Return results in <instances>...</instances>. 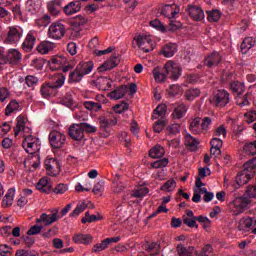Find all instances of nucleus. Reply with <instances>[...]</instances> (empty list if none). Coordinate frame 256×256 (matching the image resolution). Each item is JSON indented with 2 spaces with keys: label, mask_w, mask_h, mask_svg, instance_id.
<instances>
[{
  "label": "nucleus",
  "mask_w": 256,
  "mask_h": 256,
  "mask_svg": "<svg viewBox=\"0 0 256 256\" xmlns=\"http://www.w3.org/2000/svg\"><path fill=\"white\" fill-rule=\"evenodd\" d=\"M23 149L29 155H33L30 163L32 164L33 169L39 167V151H41V140L37 137H33L31 134H25L24 141L22 143Z\"/></svg>",
  "instance_id": "obj_1"
},
{
  "label": "nucleus",
  "mask_w": 256,
  "mask_h": 256,
  "mask_svg": "<svg viewBox=\"0 0 256 256\" xmlns=\"http://www.w3.org/2000/svg\"><path fill=\"white\" fill-rule=\"evenodd\" d=\"M55 49V43L49 41H43L37 46V51L41 55H47L50 51Z\"/></svg>",
  "instance_id": "obj_26"
},
{
  "label": "nucleus",
  "mask_w": 256,
  "mask_h": 256,
  "mask_svg": "<svg viewBox=\"0 0 256 256\" xmlns=\"http://www.w3.org/2000/svg\"><path fill=\"white\" fill-rule=\"evenodd\" d=\"M245 197H248V199H256V185L248 186L245 191Z\"/></svg>",
  "instance_id": "obj_63"
},
{
  "label": "nucleus",
  "mask_w": 256,
  "mask_h": 256,
  "mask_svg": "<svg viewBox=\"0 0 256 256\" xmlns=\"http://www.w3.org/2000/svg\"><path fill=\"white\" fill-rule=\"evenodd\" d=\"M21 37H23V28L19 26L10 27L8 29V34L4 39V43L7 45H15V43H19V41H21Z\"/></svg>",
  "instance_id": "obj_7"
},
{
  "label": "nucleus",
  "mask_w": 256,
  "mask_h": 256,
  "mask_svg": "<svg viewBox=\"0 0 256 256\" xmlns=\"http://www.w3.org/2000/svg\"><path fill=\"white\" fill-rule=\"evenodd\" d=\"M118 63H119V60L115 56H112L98 68V71L100 73H103V71H109L110 69H115Z\"/></svg>",
  "instance_id": "obj_21"
},
{
  "label": "nucleus",
  "mask_w": 256,
  "mask_h": 256,
  "mask_svg": "<svg viewBox=\"0 0 256 256\" xmlns=\"http://www.w3.org/2000/svg\"><path fill=\"white\" fill-rule=\"evenodd\" d=\"M221 61H222L221 54H219V52H212L205 58L204 64L206 65V67H210V68L217 67V65H219Z\"/></svg>",
  "instance_id": "obj_16"
},
{
  "label": "nucleus",
  "mask_w": 256,
  "mask_h": 256,
  "mask_svg": "<svg viewBox=\"0 0 256 256\" xmlns=\"http://www.w3.org/2000/svg\"><path fill=\"white\" fill-rule=\"evenodd\" d=\"M50 85L54 88V89H61V87H63V85H65V75L63 74H58L55 79L54 82L50 83Z\"/></svg>",
  "instance_id": "obj_49"
},
{
  "label": "nucleus",
  "mask_w": 256,
  "mask_h": 256,
  "mask_svg": "<svg viewBox=\"0 0 256 256\" xmlns=\"http://www.w3.org/2000/svg\"><path fill=\"white\" fill-rule=\"evenodd\" d=\"M27 123V119L24 116H18L17 117V124H16V128H15V133L14 135H19V133H21V131L25 135H31V128L29 127H25V124Z\"/></svg>",
  "instance_id": "obj_12"
},
{
  "label": "nucleus",
  "mask_w": 256,
  "mask_h": 256,
  "mask_svg": "<svg viewBox=\"0 0 256 256\" xmlns=\"http://www.w3.org/2000/svg\"><path fill=\"white\" fill-rule=\"evenodd\" d=\"M177 187V182L175 180H168L162 187L161 191L171 192Z\"/></svg>",
  "instance_id": "obj_59"
},
{
  "label": "nucleus",
  "mask_w": 256,
  "mask_h": 256,
  "mask_svg": "<svg viewBox=\"0 0 256 256\" xmlns=\"http://www.w3.org/2000/svg\"><path fill=\"white\" fill-rule=\"evenodd\" d=\"M199 95H201V90L197 88H192L185 92L184 97L186 101H194L195 99H197V97H199Z\"/></svg>",
  "instance_id": "obj_45"
},
{
  "label": "nucleus",
  "mask_w": 256,
  "mask_h": 256,
  "mask_svg": "<svg viewBox=\"0 0 256 256\" xmlns=\"http://www.w3.org/2000/svg\"><path fill=\"white\" fill-rule=\"evenodd\" d=\"M14 200L15 188H10L2 200V207H4V209H7V207H11V205H13Z\"/></svg>",
  "instance_id": "obj_25"
},
{
  "label": "nucleus",
  "mask_w": 256,
  "mask_h": 256,
  "mask_svg": "<svg viewBox=\"0 0 256 256\" xmlns=\"http://www.w3.org/2000/svg\"><path fill=\"white\" fill-rule=\"evenodd\" d=\"M253 225V220L250 217L240 219L238 224L239 231H249Z\"/></svg>",
  "instance_id": "obj_43"
},
{
  "label": "nucleus",
  "mask_w": 256,
  "mask_h": 256,
  "mask_svg": "<svg viewBox=\"0 0 256 256\" xmlns=\"http://www.w3.org/2000/svg\"><path fill=\"white\" fill-rule=\"evenodd\" d=\"M35 35H33V32H29L26 36L25 41L22 44L23 50L24 51H31L33 47H35Z\"/></svg>",
  "instance_id": "obj_34"
},
{
  "label": "nucleus",
  "mask_w": 256,
  "mask_h": 256,
  "mask_svg": "<svg viewBox=\"0 0 256 256\" xmlns=\"http://www.w3.org/2000/svg\"><path fill=\"white\" fill-rule=\"evenodd\" d=\"M53 91H55V88L51 85V83L44 84L40 90L43 97H51V95H53Z\"/></svg>",
  "instance_id": "obj_52"
},
{
  "label": "nucleus",
  "mask_w": 256,
  "mask_h": 256,
  "mask_svg": "<svg viewBox=\"0 0 256 256\" xmlns=\"http://www.w3.org/2000/svg\"><path fill=\"white\" fill-rule=\"evenodd\" d=\"M230 89L233 91V93H236L238 95L236 97V103L239 105V107H248L249 103V94L243 95L245 92V85L241 82H232L230 84Z\"/></svg>",
  "instance_id": "obj_4"
},
{
  "label": "nucleus",
  "mask_w": 256,
  "mask_h": 256,
  "mask_svg": "<svg viewBox=\"0 0 256 256\" xmlns=\"http://www.w3.org/2000/svg\"><path fill=\"white\" fill-rule=\"evenodd\" d=\"M25 83L27 87H37V83H39V78L32 75L26 76Z\"/></svg>",
  "instance_id": "obj_60"
},
{
  "label": "nucleus",
  "mask_w": 256,
  "mask_h": 256,
  "mask_svg": "<svg viewBox=\"0 0 256 256\" xmlns=\"http://www.w3.org/2000/svg\"><path fill=\"white\" fill-rule=\"evenodd\" d=\"M207 15H208V21H211L213 23L221 19V12L219 10L208 11Z\"/></svg>",
  "instance_id": "obj_57"
},
{
  "label": "nucleus",
  "mask_w": 256,
  "mask_h": 256,
  "mask_svg": "<svg viewBox=\"0 0 256 256\" xmlns=\"http://www.w3.org/2000/svg\"><path fill=\"white\" fill-rule=\"evenodd\" d=\"M189 110V107L185 104H179L176 106L172 112V118L173 119H183L185 115H187V111Z\"/></svg>",
  "instance_id": "obj_23"
},
{
  "label": "nucleus",
  "mask_w": 256,
  "mask_h": 256,
  "mask_svg": "<svg viewBox=\"0 0 256 256\" xmlns=\"http://www.w3.org/2000/svg\"><path fill=\"white\" fill-rule=\"evenodd\" d=\"M80 73L85 75H89L91 71H93V68L95 67V64H93V61L88 62H80L77 66Z\"/></svg>",
  "instance_id": "obj_33"
},
{
  "label": "nucleus",
  "mask_w": 256,
  "mask_h": 256,
  "mask_svg": "<svg viewBox=\"0 0 256 256\" xmlns=\"http://www.w3.org/2000/svg\"><path fill=\"white\" fill-rule=\"evenodd\" d=\"M83 77H85L84 74L81 73L79 68H77V66H76L75 70L70 72L68 82L69 83H81V81L83 80Z\"/></svg>",
  "instance_id": "obj_40"
},
{
  "label": "nucleus",
  "mask_w": 256,
  "mask_h": 256,
  "mask_svg": "<svg viewBox=\"0 0 256 256\" xmlns=\"http://www.w3.org/2000/svg\"><path fill=\"white\" fill-rule=\"evenodd\" d=\"M79 11H81V2L79 1L70 2L64 7L66 15H75V13H79Z\"/></svg>",
  "instance_id": "obj_28"
},
{
  "label": "nucleus",
  "mask_w": 256,
  "mask_h": 256,
  "mask_svg": "<svg viewBox=\"0 0 256 256\" xmlns=\"http://www.w3.org/2000/svg\"><path fill=\"white\" fill-rule=\"evenodd\" d=\"M109 245L107 243V240H103L101 243H96L92 247V253H101V251H105V249H108Z\"/></svg>",
  "instance_id": "obj_53"
},
{
  "label": "nucleus",
  "mask_w": 256,
  "mask_h": 256,
  "mask_svg": "<svg viewBox=\"0 0 256 256\" xmlns=\"http://www.w3.org/2000/svg\"><path fill=\"white\" fill-rule=\"evenodd\" d=\"M256 171V158L249 160L243 165V170L236 176V183L241 187L247 185Z\"/></svg>",
  "instance_id": "obj_2"
},
{
  "label": "nucleus",
  "mask_w": 256,
  "mask_h": 256,
  "mask_svg": "<svg viewBox=\"0 0 256 256\" xmlns=\"http://www.w3.org/2000/svg\"><path fill=\"white\" fill-rule=\"evenodd\" d=\"M100 127L103 131H107V129L111 127H115L117 125V118H100Z\"/></svg>",
  "instance_id": "obj_37"
},
{
  "label": "nucleus",
  "mask_w": 256,
  "mask_h": 256,
  "mask_svg": "<svg viewBox=\"0 0 256 256\" xmlns=\"http://www.w3.org/2000/svg\"><path fill=\"white\" fill-rule=\"evenodd\" d=\"M249 205V200L247 197H236L230 204L229 209L233 212V215H241Z\"/></svg>",
  "instance_id": "obj_6"
},
{
  "label": "nucleus",
  "mask_w": 256,
  "mask_h": 256,
  "mask_svg": "<svg viewBox=\"0 0 256 256\" xmlns=\"http://www.w3.org/2000/svg\"><path fill=\"white\" fill-rule=\"evenodd\" d=\"M72 241L78 245H91L93 243V236L91 234H75Z\"/></svg>",
  "instance_id": "obj_18"
},
{
  "label": "nucleus",
  "mask_w": 256,
  "mask_h": 256,
  "mask_svg": "<svg viewBox=\"0 0 256 256\" xmlns=\"http://www.w3.org/2000/svg\"><path fill=\"white\" fill-rule=\"evenodd\" d=\"M61 105H64V107H68V109H74L77 107V104L75 103V100L73 99V93L68 92L61 100Z\"/></svg>",
  "instance_id": "obj_31"
},
{
  "label": "nucleus",
  "mask_w": 256,
  "mask_h": 256,
  "mask_svg": "<svg viewBox=\"0 0 256 256\" xmlns=\"http://www.w3.org/2000/svg\"><path fill=\"white\" fill-rule=\"evenodd\" d=\"M184 143L190 151H197V149L199 147V140H197L195 137L191 136V134H185Z\"/></svg>",
  "instance_id": "obj_24"
},
{
  "label": "nucleus",
  "mask_w": 256,
  "mask_h": 256,
  "mask_svg": "<svg viewBox=\"0 0 256 256\" xmlns=\"http://www.w3.org/2000/svg\"><path fill=\"white\" fill-rule=\"evenodd\" d=\"M68 135L74 141H81L84 137L83 126L81 124H73L68 130Z\"/></svg>",
  "instance_id": "obj_14"
},
{
  "label": "nucleus",
  "mask_w": 256,
  "mask_h": 256,
  "mask_svg": "<svg viewBox=\"0 0 256 256\" xmlns=\"http://www.w3.org/2000/svg\"><path fill=\"white\" fill-rule=\"evenodd\" d=\"M65 58H61L60 56L58 57H54V58H51L49 61H48V65L51 69V71H57L59 69H61V67H63V65H65Z\"/></svg>",
  "instance_id": "obj_27"
},
{
  "label": "nucleus",
  "mask_w": 256,
  "mask_h": 256,
  "mask_svg": "<svg viewBox=\"0 0 256 256\" xmlns=\"http://www.w3.org/2000/svg\"><path fill=\"white\" fill-rule=\"evenodd\" d=\"M36 189L42 193L49 194L51 191H53V182H51V179L48 177H43L37 183Z\"/></svg>",
  "instance_id": "obj_15"
},
{
  "label": "nucleus",
  "mask_w": 256,
  "mask_h": 256,
  "mask_svg": "<svg viewBox=\"0 0 256 256\" xmlns=\"http://www.w3.org/2000/svg\"><path fill=\"white\" fill-rule=\"evenodd\" d=\"M180 11L181 9L177 4H167L162 8V14L168 19H175Z\"/></svg>",
  "instance_id": "obj_13"
},
{
  "label": "nucleus",
  "mask_w": 256,
  "mask_h": 256,
  "mask_svg": "<svg viewBox=\"0 0 256 256\" xmlns=\"http://www.w3.org/2000/svg\"><path fill=\"white\" fill-rule=\"evenodd\" d=\"M167 92L170 97L181 95V93H183V86H180L179 84H173L167 89Z\"/></svg>",
  "instance_id": "obj_48"
},
{
  "label": "nucleus",
  "mask_w": 256,
  "mask_h": 256,
  "mask_svg": "<svg viewBox=\"0 0 256 256\" xmlns=\"http://www.w3.org/2000/svg\"><path fill=\"white\" fill-rule=\"evenodd\" d=\"M165 119H158V121H156L154 123L153 129L155 131V133H161L163 129H165Z\"/></svg>",
  "instance_id": "obj_62"
},
{
  "label": "nucleus",
  "mask_w": 256,
  "mask_h": 256,
  "mask_svg": "<svg viewBox=\"0 0 256 256\" xmlns=\"http://www.w3.org/2000/svg\"><path fill=\"white\" fill-rule=\"evenodd\" d=\"M188 13L194 21H203V19H205V13L200 7L190 6L188 8Z\"/></svg>",
  "instance_id": "obj_20"
},
{
  "label": "nucleus",
  "mask_w": 256,
  "mask_h": 256,
  "mask_svg": "<svg viewBox=\"0 0 256 256\" xmlns=\"http://www.w3.org/2000/svg\"><path fill=\"white\" fill-rule=\"evenodd\" d=\"M150 26L157 31H161V33H165V25H163L159 19L150 21Z\"/></svg>",
  "instance_id": "obj_61"
},
{
  "label": "nucleus",
  "mask_w": 256,
  "mask_h": 256,
  "mask_svg": "<svg viewBox=\"0 0 256 256\" xmlns=\"http://www.w3.org/2000/svg\"><path fill=\"white\" fill-rule=\"evenodd\" d=\"M133 47H137L142 53H151L155 49V42L150 36L140 34L134 37Z\"/></svg>",
  "instance_id": "obj_3"
},
{
  "label": "nucleus",
  "mask_w": 256,
  "mask_h": 256,
  "mask_svg": "<svg viewBox=\"0 0 256 256\" xmlns=\"http://www.w3.org/2000/svg\"><path fill=\"white\" fill-rule=\"evenodd\" d=\"M164 70L169 79H172V81H177L179 77H181V66L179 64L169 60L165 65H164Z\"/></svg>",
  "instance_id": "obj_9"
},
{
  "label": "nucleus",
  "mask_w": 256,
  "mask_h": 256,
  "mask_svg": "<svg viewBox=\"0 0 256 256\" xmlns=\"http://www.w3.org/2000/svg\"><path fill=\"white\" fill-rule=\"evenodd\" d=\"M97 83H98V85H100V87L103 91H108V89H111V87L113 85V81L107 77L98 78Z\"/></svg>",
  "instance_id": "obj_46"
},
{
  "label": "nucleus",
  "mask_w": 256,
  "mask_h": 256,
  "mask_svg": "<svg viewBox=\"0 0 256 256\" xmlns=\"http://www.w3.org/2000/svg\"><path fill=\"white\" fill-rule=\"evenodd\" d=\"M0 255L1 256H11V248L7 244L0 245Z\"/></svg>",
  "instance_id": "obj_64"
},
{
  "label": "nucleus",
  "mask_w": 256,
  "mask_h": 256,
  "mask_svg": "<svg viewBox=\"0 0 256 256\" xmlns=\"http://www.w3.org/2000/svg\"><path fill=\"white\" fill-rule=\"evenodd\" d=\"M149 155L152 157V159H160V157L165 155V148H163L161 145H156L150 150Z\"/></svg>",
  "instance_id": "obj_44"
},
{
  "label": "nucleus",
  "mask_w": 256,
  "mask_h": 256,
  "mask_svg": "<svg viewBox=\"0 0 256 256\" xmlns=\"http://www.w3.org/2000/svg\"><path fill=\"white\" fill-rule=\"evenodd\" d=\"M48 139L53 149H61V147H64L67 142V136H65V133L57 130L51 131Z\"/></svg>",
  "instance_id": "obj_5"
},
{
  "label": "nucleus",
  "mask_w": 256,
  "mask_h": 256,
  "mask_svg": "<svg viewBox=\"0 0 256 256\" xmlns=\"http://www.w3.org/2000/svg\"><path fill=\"white\" fill-rule=\"evenodd\" d=\"M126 94H127V86H122L110 92L109 97L110 99H114V101H117L119 99H123V97H125Z\"/></svg>",
  "instance_id": "obj_35"
},
{
  "label": "nucleus",
  "mask_w": 256,
  "mask_h": 256,
  "mask_svg": "<svg viewBox=\"0 0 256 256\" xmlns=\"http://www.w3.org/2000/svg\"><path fill=\"white\" fill-rule=\"evenodd\" d=\"M190 129L196 135H200V133H202L201 118H194L190 123Z\"/></svg>",
  "instance_id": "obj_47"
},
{
  "label": "nucleus",
  "mask_w": 256,
  "mask_h": 256,
  "mask_svg": "<svg viewBox=\"0 0 256 256\" xmlns=\"http://www.w3.org/2000/svg\"><path fill=\"white\" fill-rule=\"evenodd\" d=\"M214 137L219 138L221 137L222 139H225L227 137V127L225 125H220L214 129Z\"/></svg>",
  "instance_id": "obj_51"
},
{
  "label": "nucleus",
  "mask_w": 256,
  "mask_h": 256,
  "mask_svg": "<svg viewBox=\"0 0 256 256\" xmlns=\"http://www.w3.org/2000/svg\"><path fill=\"white\" fill-rule=\"evenodd\" d=\"M255 45V38L247 37L243 40L242 44L240 45L241 52L243 54L248 53L250 49L253 48Z\"/></svg>",
  "instance_id": "obj_39"
},
{
  "label": "nucleus",
  "mask_w": 256,
  "mask_h": 256,
  "mask_svg": "<svg viewBox=\"0 0 256 256\" xmlns=\"http://www.w3.org/2000/svg\"><path fill=\"white\" fill-rule=\"evenodd\" d=\"M95 221H101V215H91L86 212L85 217L82 218V223H93Z\"/></svg>",
  "instance_id": "obj_56"
},
{
  "label": "nucleus",
  "mask_w": 256,
  "mask_h": 256,
  "mask_svg": "<svg viewBox=\"0 0 256 256\" xmlns=\"http://www.w3.org/2000/svg\"><path fill=\"white\" fill-rule=\"evenodd\" d=\"M48 11L54 17H57V15H59V13H61V1L60 0H54L52 2H49L48 3Z\"/></svg>",
  "instance_id": "obj_38"
},
{
  "label": "nucleus",
  "mask_w": 256,
  "mask_h": 256,
  "mask_svg": "<svg viewBox=\"0 0 256 256\" xmlns=\"http://www.w3.org/2000/svg\"><path fill=\"white\" fill-rule=\"evenodd\" d=\"M152 74L156 83H165V81L167 80V74H165V72H163V68L159 66L155 67L152 70Z\"/></svg>",
  "instance_id": "obj_29"
},
{
  "label": "nucleus",
  "mask_w": 256,
  "mask_h": 256,
  "mask_svg": "<svg viewBox=\"0 0 256 256\" xmlns=\"http://www.w3.org/2000/svg\"><path fill=\"white\" fill-rule=\"evenodd\" d=\"M84 107L88 111H94L95 113H97V111H101L103 106L101 105V103H95L93 101H86V102H84Z\"/></svg>",
  "instance_id": "obj_50"
},
{
  "label": "nucleus",
  "mask_w": 256,
  "mask_h": 256,
  "mask_svg": "<svg viewBox=\"0 0 256 256\" xmlns=\"http://www.w3.org/2000/svg\"><path fill=\"white\" fill-rule=\"evenodd\" d=\"M65 35V26L61 22H54L48 28L49 39H55L58 41Z\"/></svg>",
  "instance_id": "obj_10"
},
{
  "label": "nucleus",
  "mask_w": 256,
  "mask_h": 256,
  "mask_svg": "<svg viewBox=\"0 0 256 256\" xmlns=\"http://www.w3.org/2000/svg\"><path fill=\"white\" fill-rule=\"evenodd\" d=\"M176 251L179 256H193V253H195V247H185L183 246V244H178L176 247Z\"/></svg>",
  "instance_id": "obj_36"
},
{
  "label": "nucleus",
  "mask_w": 256,
  "mask_h": 256,
  "mask_svg": "<svg viewBox=\"0 0 256 256\" xmlns=\"http://www.w3.org/2000/svg\"><path fill=\"white\" fill-rule=\"evenodd\" d=\"M47 175L50 177H57L61 173V165L59 161L54 158H48L44 162Z\"/></svg>",
  "instance_id": "obj_11"
},
{
  "label": "nucleus",
  "mask_w": 256,
  "mask_h": 256,
  "mask_svg": "<svg viewBox=\"0 0 256 256\" xmlns=\"http://www.w3.org/2000/svg\"><path fill=\"white\" fill-rule=\"evenodd\" d=\"M244 151L247 155H256V141L246 143L244 145Z\"/></svg>",
  "instance_id": "obj_58"
},
{
  "label": "nucleus",
  "mask_w": 256,
  "mask_h": 256,
  "mask_svg": "<svg viewBox=\"0 0 256 256\" xmlns=\"http://www.w3.org/2000/svg\"><path fill=\"white\" fill-rule=\"evenodd\" d=\"M21 110V106L19 105V102H17L16 100H12L5 109V115H7V117H9V115L13 114V113H17V111Z\"/></svg>",
  "instance_id": "obj_42"
},
{
  "label": "nucleus",
  "mask_w": 256,
  "mask_h": 256,
  "mask_svg": "<svg viewBox=\"0 0 256 256\" xmlns=\"http://www.w3.org/2000/svg\"><path fill=\"white\" fill-rule=\"evenodd\" d=\"M6 59L11 65H15L22 59L21 52L17 49H10L8 50V53H6Z\"/></svg>",
  "instance_id": "obj_22"
},
{
  "label": "nucleus",
  "mask_w": 256,
  "mask_h": 256,
  "mask_svg": "<svg viewBox=\"0 0 256 256\" xmlns=\"http://www.w3.org/2000/svg\"><path fill=\"white\" fill-rule=\"evenodd\" d=\"M230 101L229 92L226 90H218L210 99V103L215 107H225Z\"/></svg>",
  "instance_id": "obj_8"
},
{
  "label": "nucleus",
  "mask_w": 256,
  "mask_h": 256,
  "mask_svg": "<svg viewBox=\"0 0 256 256\" xmlns=\"http://www.w3.org/2000/svg\"><path fill=\"white\" fill-rule=\"evenodd\" d=\"M178 51V46L175 43H168L164 45L160 51V54L167 59L174 57L175 53Z\"/></svg>",
  "instance_id": "obj_17"
},
{
  "label": "nucleus",
  "mask_w": 256,
  "mask_h": 256,
  "mask_svg": "<svg viewBox=\"0 0 256 256\" xmlns=\"http://www.w3.org/2000/svg\"><path fill=\"white\" fill-rule=\"evenodd\" d=\"M167 113V106L165 104H159L152 115V119H165Z\"/></svg>",
  "instance_id": "obj_41"
},
{
  "label": "nucleus",
  "mask_w": 256,
  "mask_h": 256,
  "mask_svg": "<svg viewBox=\"0 0 256 256\" xmlns=\"http://www.w3.org/2000/svg\"><path fill=\"white\" fill-rule=\"evenodd\" d=\"M167 165H169V159L163 158V159H159V160H156L155 162H153L151 164V167H152V169H163V168L167 167Z\"/></svg>",
  "instance_id": "obj_54"
},
{
  "label": "nucleus",
  "mask_w": 256,
  "mask_h": 256,
  "mask_svg": "<svg viewBox=\"0 0 256 256\" xmlns=\"http://www.w3.org/2000/svg\"><path fill=\"white\" fill-rule=\"evenodd\" d=\"M61 216L58 215L57 210H55L52 214H42V221H44V225H53L55 221H59Z\"/></svg>",
  "instance_id": "obj_32"
},
{
  "label": "nucleus",
  "mask_w": 256,
  "mask_h": 256,
  "mask_svg": "<svg viewBox=\"0 0 256 256\" xmlns=\"http://www.w3.org/2000/svg\"><path fill=\"white\" fill-rule=\"evenodd\" d=\"M144 249L147 251L148 255L156 256L159 255V251H161V245L157 242L146 243Z\"/></svg>",
  "instance_id": "obj_30"
},
{
  "label": "nucleus",
  "mask_w": 256,
  "mask_h": 256,
  "mask_svg": "<svg viewBox=\"0 0 256 256\" xmlns=\"http://www.w3.org/2000/svg\"><path fill=\"white\" fill-rule=\"evenodd\" d=\"M149 193V189L145 186H138L134 189V191L131 194H128L124 197L125 200H129L133 197L136 199H141V197H145Z\"/></svg>",
  "instance_id": "obj_19"
},
{
  "label": "nucleus",
  "mask_w": 256,
  "mask_h": 256,
  "mask_svg": "<svg viewBox=\"0 0 256 256\" xmlns=\"http://www.w3.org/2000/svg\"><path fill=\"white\" fill-rule=\"evenodd\" d=\"M87 207V203L85 201L80 202L76 208L73 210V212L70 214L71 217H79L83 211H85V208Z\"/></svg>",
  "instance_id": "obj_55"
}]
</instances>
